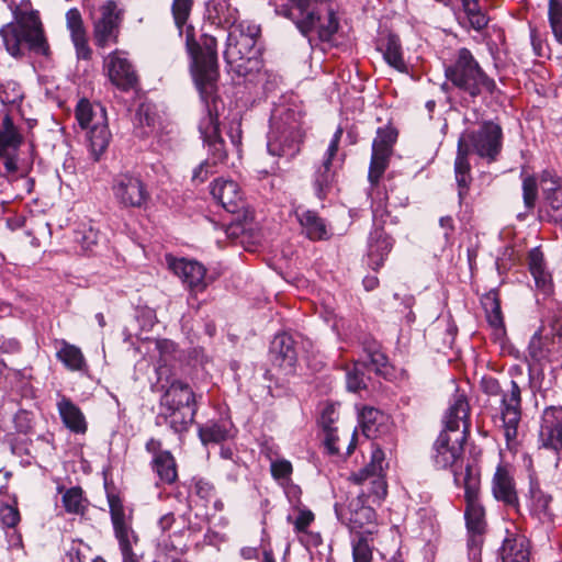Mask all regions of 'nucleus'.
I'll use <instances>...</instances> for the list:
<instances>
[{
	"label": "nucleus",
	"mask_w": 562,
	"mask_h": 562,
	"mask_svg": "<svg viewBox=\"0 0 562 562\" xmlns=\"http://www.w3.org/2000/svg\"><path fill=\"white\" fill-rule=\"evenodd\" d=\"M193 0H173L172 14L181 35L184 32L186 47L190 57V71L199 93L212 95L218 79L217 41L215 36L202 34L194 37V27L187 25Z\"/></svg>",
	"instance_id": "obj_1"
},
{
	"label": "nucleus",
	"mask_w": 562,
	"mask_h": 562,
	"mask_svg": "<svg viewBox=\"0 0 562 562\" xmlns=\"http://www.w3.org/2000/svg\"><path fill=\"white\" fill-rule=\"evenodd\" d=\"M470 405L464 394L453 395L452 403L443 417V429L432 446L431 460L437 469L451 468L454 484L463 486L465 469L459 465L462 461L463 442L469 429Z\"/></svg>",
	"instance_id": "obj_2"
},
{
	"label": "nucleus",
	"mask_w": 562,
	"mask_h": 562,
	"mask_svg": "<svg viewBox=\"0 0 562 562\" xmlns=\"http://www.w3.org/2000/svg\"><path fill=\"white\" fill-rule=\"evenodd\" d=\"M274 12L292 21L305 37L317 30L319 40L328 42L339 29L334 0H288L277 4Z\"/></svg>",
	"instance_id": "obj_3"
},
{
	"label": "nucleus",
	"mask_w": 562,
	"mask_h": 562,
	"mask_svg": "<svg viewBox=\"0 0 562 562\" xmlns=\"http://www.w3.org/2000/svg\"><path fill=\"white\" fill-rule=\"evenodd\" d=\"M303 138L301 111L284 104L277 105L270 117L268 153L292 159L300 153Z\"/></svg>",
	"instance_id": "obj_4"
},
{
	"label": "nucleus",
	"mask_w": 562,
	"mask_h": 562,
	"mask_svg": "<svg viewBox=\"0 0 562 562\" xmlns=\"http://www.w3.org/2000/svg\"><path fill=\"white\" fill-rule=\"evenodd\" d=\"M259 35L260 26L249 21L239 22L228 32L224 59L237 76L246 77L260 69V53L256 46Z\"/></svg>",
	"instance_id": "obj_5"
},
{
	"label": "nucleus",
	"mask_w": 562,
	"mask_h": 562,
	"mask_svg": "<svg viewBox=\"0 0 562 562\" xmlns=\"http://www.w3.org/2000/svg\"><path fill=\"white\" fill-rule=\"evenodd\" d=\"M445 76L453 87L473 100L483 92L493 94L497 90L495 80L465 47L459 48L449 64L445 65Z\"/></svg>",
	"instance_id": "obj_6"
},
{
	"label": "nucleus",
	"mask_w": 562,
	"mask_h": 562,
	"mask_svg": "<svg viewBox=\"0 0 562 562\" xmlns=\"http://www.w3.org/2000/svg\"><path fill=\"white\" fill-rule=\"evenodd\" d=\"M0 36L10 55L23 56L26 52L47 56L49 46L44 36L42 23L34 13L21 14L15 22L0 29Z\"/></svg>",
	"instance_id": "obj_7"
},
{
	"label": "nucleus",
	"mask_w": 562,
	"mask_h": 562,
	"mask_svg": "<svg viewBox=\"0 0 562 562\" xmlns=\"http://www.w3.org/2000/svg\"><path fill=\"white\" fill-rule=\"evenodd\" d=\"M108 505L114 538L117 541L122 562H137V546L139 537L133 528L134 510L124 504L123 499L114 493H108Z\"/></svg>",
	"instance_id": "obj_8"
},
{
	"label": "nucleus",
	"mask_w": 562,
	"mask_h": 562,
	"mask_svg": "<svg viewBox=\"0 0 562 562\" xmlns=\"http://www.w3.org/2000/svg\"><path fill=\"white\" fill-rule=\"evenodd\" d=\"M373 228L368 238V265L378 270L383 266L385 258L393 248L394 239L385 232L384 226L390 223L397 224V220L391 216L386 205L381 200L372 204Z\"/></svg>",
	"instance_id": "obj_9"
},
{
	"label": "nucleus",
	"mask_w": 562,
	"mask_h": 562,
	"mask_svg": "<svg viewBox=\"0 0 562 562\" xmlns=\"http://www.w3.org/2000/svg\"><path fill=\"white\" fill-rule=\"evenodd\" d=\"M458 144L469 148V153L493 162L497 160L503 148V130L497 123L485 121L477 130L462 133Z\"/></svg>",
	"instance_id": "obj_10"
},
{
	"label": "nucleus",
	"mask_w": 562,
	"mask_h": 562,
	"mask_svg": "<svg viewBox=\"0 0 562 562\" xmlns=\"http://www.w3.org/2000/svg\"><path fill=\"white\" fill-rule=\"evenodd\" d=\"M93 41L97 47L108 48L117 44L123 21V10L114 0L100 5L93 18Z\"/></svg>",
	"instance_id": "obj_11"
},
{
	"label": "nucleus",
	"mask_w": 562,
	"mask_h": 562,
	"mask_svg": "<svg viewBox=\"0 0 562 562\" xmlns=\"http://www.w3.org/2000/svg\"><path fill=\"white\" fill-rule=\"evenodd\" d=\"M480 473L470 463L465 465V474L463 477V488L465 497L464 519L468 531L485 533L486 520L485 509L480 502Z\"/></svg>",
	"instance_id": "obj_12"
},
{
	"label": "nucleus",
	"mask_w": 562,
	"mask_h": 562,
	"mask_svg": "<svg viewBox=\"0 0 562 562\" xmlns=\"http://www.w3.org/2000/svg\"><path fill=\"white\" fill-rule=\"evenodd\" d=\"M499 404L501 428L508 448L518 442L519 424L521 420V390L518 383L510 381L509 387L502 392Z\"/></svg>",
	"instance_id": "obj_13"
},
{
	"label": "nucleus",
	"mask_w": 562,
	"mask_h": 562,
	"mask_svg": "<svg viewBox=\"0 0 562 562\" xmlns=\"http://www.w3.org/2000/svg\"><path fill=\"white\" fill-rule=\"evenodd\" d=\"M216 91V88L214 89ZM214 94L201 99L206 103L207 113L201 119L199 123V131L203 139L204 146L207 148V158L213 164L221 165L227 159V151L225 149V142L220 133V122L216 112H213L210 108L209 101H214Z\"/></svg>",
	"instance_id": "obj_14"
},
{
	"label": "nucleus",
	"mask_w": 562,
	"mask_h": 562,
	"mask_svg": "<svg viewBox=\"0 0 562 562\" xmlns=\"http://www.w3.org/2000/svg\"><path fill=\"white\" fill-rule=\"evenodd\" d=\"M397 132L392 126L380 127L372 143V154L368 179L371 184H378L390 164Z\"/></svg>",
	"instance_id": "obj_15"
},
{
	"label": "nucleus",
	"mask_w": 562,
	"mask_h": 562,
	"mask_svg": "<svg viewBox=\"0 0 562 562\" xmlns=\"http://www.w3.org/2000/svg\"><path fill=\"white\" fill-rule=\"evenodd\" d=\"M112 192L115 201L122 207H144L150 194L143 180L132 173H120L112 181Z\"/></svg>",
	"instance_id": "obj_16"
},
{
	"label": "nucleus",
	"mask_w": 562,
	"mask_h": 562,
	"mask_svg": "<svg viewBox=\"0 0 562 562\" xmlns=\"http://www.w3.org/2000/svg\"><path fill=\"white\" fill-rule=\"evenodd\" d=\"M540 448L553 453L554 468L559 467L562 450V406H549L541 416Z\"/></svg>",
	"instance_id": "obj_17"
},
{
	"label": "nucleus",
	"mask_w": 562,
	"mask_h": 562,
	"mask_svg": "<svg viewBox=\"0 0 562 562\" xmlns=\"http://www.w3.org/2000/svg\"><path fill=\"white\" fill-rule=\"evenodd\" d=\"M524 496L529 515L533 519L540 524H553L555 517L551 506L553 497L541 488L536 475H529L528 490Z\"/></svg>",
	"instance_id": "obj_18"
},
{
	"label": "nucleus",
	"mask_w": 562,
	"mask_h": 562,
	"mask_svg": "<svg viewBox=\"0 0 562 562\" xmlns=\"http://www.w3.org/2000/svg\"><path fill=\"white\" fill-rule=\"evenodd\" d=\"M529 359L539 366L558 363L562 366V348L555 338L539 328L530 338L527 348Z\"/></svg>",
	"instance_id": "obj_19"
},
{
	"label": "nucleus",
	"mask_w": 562,
	"mask_h": 562,
	"mask_svg": "<svg viewBox=\"0 0 562 562\" xmlns=\"http://www.w3.org/2000/svg\"><path fill=\"white\" fill-rule=\"evenodd\" d=\"M104 70L111 82L121 90L127 91L137 83V76L132 64L121 57L119 50L109 54L104 59Z\"/></svg>",
	"instance_id": "obj_20"
},
{
	"label": "nucleus",
	"mask_w": 562,
	"mask_h": 562,
	"mask_svg": "<svg viewBox=\"0 0 562 562\" xmlns=\"http://www.w3.org/2000/svg\"><path fill=\"white\" fill-rule=\"evenodd\" d=\"M212 196L223 206L225 211L232 214H239L245 210V201L237 182L218 178L211 186Z\"/></svg>",
	"instance_id": "obj_21"
},
{
	"label": "nucleus",
	"mask_w": 562,
	"mask_h": 562,
	"mask_svg": "<svg viewBox=\"0 0 562 562\" xmlns=\"http://www.w3.org/2000/svg\"><path fill=\"white\" fill-rule=\"evenodd\" d=\"M170 268L191 292L200 293L206 289V269L200 262L179 258L170 262Z\"/></svg>",
	"instance_id": "obj_22"
},
{
	"label": "nucleus",
	"mask_w": 562,
	"mask_h": 562,
	"mask_svg": "<svg viewBox=\"0 0 562 562\" xmlns=\"http://www.w3.org/2000/svg\"><path fill=\"white\" fill-rule=\"evenodd\" d=\"M493 496L505 506L520 513V503L514 477L504 467H497L492 480Z\"/></svg>",
	"instance_id": "obj_23"
},
{
	"label": "nucleus",
	"mask_w": 562,
	"mask_h": 562,
	"mask_svg": "<svg viewBox=\"0 0 562 562\" xmlns=\"http://www.w3.org/2000/svg\"><path fill=\"white\" fill-rule=\"evenodd\" d=\"M196 406H184V408L172 405H161L160 412L156 416V424H166L176 434L184 432L189 429L196 414Z\"/></svg>",
	"instance_id": "obj_24"
},
{
	"label": "nucleus",
	"mask_w": 562,
	"mask_h": 562,
	"mask_svg": "<svg viewBox=\"0 0 562 562\" xmlns=\"http://www.w3.org/2000/svg\"><path fill=\"white\" fill-rule=\"evenodd\" d=\"M294 214L300 223L302 233L310 240H327L330 238L331 233L326 220L319 216L316 211L297 206Z\"/></svg>",
	"instance_id": "obj_25"
},
{
	"label": "nucleus",
	"mask_w": 562,
	"mask_h": 562,
	"mask_svg": "<svg viewBox=\"0 0 562 562\" xmlns=\"http://www.w3.org/2000/svg\"><path fill=\"white\" fill-rule=\"evenodd\" d=\"M498 562H530V542L520 533L508 532L498 549Z\"/></svg>",
	"instance_id": "obj_26"
},
{
	"label": "nucleus",
	"mask_w": 562,
	"mask_h": 562,
	"mask_svg": "<svg viewBox=\"0 0 562 562\" xmlns=\"http://www.w3.org/2000/svg\"><path fill=\"white\" fill-rule=\"evenodd\" d=\"M376 49L382 54L383 59L389 66L403 74L408 72L397 35L393 33L381 34L376 40Z\"/></svg>",
	"instance_id": "obj_27"
},
{
	"label": "nucleus",
	"mask_w": 562,
	"mask_h": 562,
	"mask_svg": "<svg viewBox=\"0 0 562 562\" xmlns=\"http://www.w3.org/2000/svg\"><path fill=\"white\" fill-rule=\"evenodd\" d=\"M206 18L211 24L231 31L238 24L239 11L231 4V0H210L206 3Z\"/></svg>",
	"instance_id": "obj_28"
},
{
	"label": "nucleus",
	"mask_w": 562,
	"mask_h": 562,
	"mask_svg": "<svg viewBox=\"0 0 562 562\" xmlns=\"http://www.w3.org/2000/svg\"><path fill=\"white\" fill-rule=\"evenodd\" d=\"M271 361L278 367H293L296 361L294 340L286 333L277 334L270 345Z\"/></svg>",
	"instance_id": "obj_29"
},
{
	"label": "nucleus",
	"mask_w": 562,
	"mask_h": 562,
	"mask_svg": "<svg viewBox=\"0 0 562 562\" xmlns=\"http://www.w3.org/2000/svg\"><path fill=\"white\" fill-rule=\"evenodd\" d=\"M375 510L370 506L360 505L359 503H351L348 527L353 537H359V533H366V530L372 529L375 532Z\"/></svg>",
	"instance_id": "obj_30"
},
{
	"label": "nucleus",
	"mask_w": 562,
	"mask_h": 562,
	"mask_svg": "<svg viewBox=\"0 0 562 562\" xmlns=\"http://www.w3.org/2000/svg\"><path fill=\"white\" fill-rule=\"evenodd\" d=\"M57 409L64 425L75 434L87 431V422L81 409L68 397L63 396L57 402Z\"/></svg>",
	"instance_id": "obj_31"
},
{
	"label": "nucleus",
	"mask_w": 562,
	"mask_h": 562,
	"mask_svg": "<svg viewBox=\"0 0 562 562\" xmlns=\"http://www.w3.org/2000/svg\"><path fill=\"white\" fill-rule=\"evenodd\" d=\"M234 426L228 419L209 420L199 426L198 432L203 445L221 443L234 436Z\"/></svg>",
	"instance_id": "obj_32"
},
{
	"label": "nucleus",
	"mask_w": 562,
	"mask_h": 562,
	"mask_svg": "<svg viewBox=\"0 0 562 562\" xmlns=\"http://www.w3.org/2000/svg\"><path fill=\"white\" fill-rule=\"evenodd\" d=\"M160 404L184 408V406H196V400L195 394L188 383L173 380L165 390Z\"/></svg>",
	"instance_id": "obj_33"
},
{
	"label": "nucleus",
	"mask_w": 562,
	"mask_h": 562,
	"mask_svg": "<svg viewBox=\"0 0 562 562\" xmlns=\"http://www.w3.org/2000/svg\"><path fill=\"white\" fill-rule=\"evenodd\" d=\"M469 154V148L462 147V144H458L457 157L454 160V175L460 203L465 199L472 181L471 165L468 158Z\"/></svg>",
	"instance_id": "obj_34"
},
{
	"label": "nucleus",
	"mask_w": 562,
	"mask_h": 562,
	"mask_svg": "<svg viewBox=\"0 0 562 562\" xmlns=\"http://www.w3.org/2000/svg\"><path fill=\"white\" fill-rule=\"evenodd\" d=\"M548 191L543 194V202L538 211L540 221L554 224L562 228V188Z\"/></svg>",
	"instance_id": "obj_35"
},
{
	"label": "nucleus",
	"mask_w": 562,
	"mask_h": 562,
	"mask_svg": "<svg viewBox=\"0 0 562 562\" xmlns=\"http://www.w3.org/2000/svg\"><path fill=\"white\" fill-rule=\"evenodd\" d=\"M528 267L537 289L548 294L552 290L551 274L547 270L542 251L536 247L528 254Z\"/></svg>",
	"instance_id": "obj_36"
},
{
	"label": "nucleus",
	"mask_w": 562,
	"mask_h": 562,
	"mask_svg": "<svg viewBox=\"0 0 562 562\" xmlns=\"http://www.w3.org/2000/svg\"><path fill=\"white\" fill-rule=\"evenodd\" d=\"M528 267L537 289L548 294L552 290L551 274L547 270L542 251L536 247L528 254Z\"/></svg>",
	"instance_id": "obj_37"
},
{
	"label": "nucleus",
	"mask_w": 562,
	"mask_h": 562,
	"mask_svg": "<svg viewBox=\"0 0 562 562\" xmlns=\"http://www.w3.org/2000/svg\"><path fill=\"white\" fill-rule=\"evenodd\" d=\"M159 125V115L155 106L149 103H142L134 119L136 135L142 138L148 137L157 132Z\"/></svg>",
	"instance_id": "obj_38"
},
{
	"label": "nucleus",
	"mask_w": 562,
	"mask_h": 562,
	"mask_svg": "<svg viewBox=\"0 0 562 562\" xmlns=\"http://www.w3.org/2000/svg\"><path fill=\"white\" fill-rule=\"evenodd\" d=\"M87 131V142L90 155L94 161H98L106 151L112 139V134L108 126V120L105 123L91 125Z\"/></svg>",
	"instance_id": "obj_39"
},
{
	"label": "nucleus",
	"mask_w": 562,
	"mask_h": 562,
	"mask_svg": "<svg viewBox=\"0 0 562 562\" xmlns=\"http://www.w3.org/2000/svg\"><path fill=\"white\" fill-rule=\"evenodd\" d=\"M76 119L83 130H89L97 123H105L108 120L106 111L101 104H92L87 99H81L76 106Z\"/></svg>",
	"instance_id": "obj_40"
},
{
	"label": "nucleus",
	"mask_w": 562,
	"mask_h": 562,
	"mask_svg": "<svg viewBox=\"0 0 562 562\" xmlns=\"http://www.w3.org/2000/svg\"><path fill=\"white\" fill-rule=\"evenodd\" d=\"M22 144V135L15 127L12 119L5 115L0 127V157L18 150Z\"/></svg>",
	"instance_id": "obj_41"
},
{
	"label": "nucleus",
	"mask_w": 562,
	"mask_h": 562,
	"mask_svg": "<svg viewBox=\"0 0 562 562\" xmlns=\"http://www.w3.org/2000/svg\"><path fill=\"white\" fill-rule=\"evenodd\" d=\"M151 469L165 484H172L178 477L177 463L170 451H164L151 459Z\"/></svg>",
	"instance_id": "obj_42"
},
{
	"label": "nucleus",
	"mask_w": 562,
	"mask_h": 562,
	"mask_svg": "<svg viewBox=\"0 0 562 562\" xmlns=\"http://www.w3.org/2000/svg\"><path fill=\"white\" fill-rule=\"evenodd\" d=\"M333 158L324 155L321 166L314 173V190L318 199H324L331 187L335 172L333 170Z\"/></svg>",
	"instance_id": "obj_43"
},
{
	"label": "nucleus",
	"mask_w": 562,
	"mask_h": 562,
	"mask_svg": "<svg viewBox=\"0 0 562 562\" xmlns=\"http://www.w3.org/2000/svg\"><path fill=\"white\" fill-rule=\"evenodd\" d=\"M58 492L63 493L61 504L66 513L82 516L87 510V499L83 497L82 488L74 486L65 490L64 486H58Z\"/></svg>",
	"instance_id": "obj_44"
},
{
	"label": "nucleus",
	"mask_w": 562,
	"mask_h": 562,
	"mask_svg": "<svg viewBox=\"0 0 562 562\" xmlns=\"http://www.w3.org/2000/svg\"><path fill=\"white\" fill-rule=\"evenodd\" d=\"M386 468L387 463L385 462L384 451L380 447L373 446L369 464L352 475L353 481L358 484H363L370 479V474H384Z\"/></svg>",
	"instance_id": "obj_45"
},
{
	"label": "nucleus",
	"mask_w": 562,
	"mask_h": 562,
	"mask_svg": "<svg viewBox=\"0 0 562 562\" xmlns=\"http://www.w3.org/2000/svg\"><path fill=\"white\" fill-rule=\"evenodd\" d=\"M482 305L486 313L488 324L496 328H504V318L501 310V302L496 290L487 292L482 297Z\"/></svg>",
	"instance_id": "obj_46"
},
{
	"label": "nucleus",
	"mask_w": 562,
	"mask_h": 562,
	"mask_svg": "<svg viewBox=\"0 0 562 562\" xmlns=\"http://www.w3.org/2000/svg\"><path fill=\"white\" fill-rule=\"evenodd\" d=\"M374 531L366 530V533H359V537H352V557L353 562H371L372 549L370 542Z\"/></svg>",
	"instance_id": "obj_47"
},
{
	"label": "nucleus",
	"mask_w": 562,
	"mask_h": 562,
	"mask_svg": "<svg viewBox=\"0 0 562 562\" xmlns=\"http://www.w3.org/2000/svg\"><path fill=\"white\" fill-rule=\"evenodd\" d=\"M362 431L370 438L379 431V426L384 420V414L374 407H364L360 414Z\"/></svg>",
	"instance_id": "obj_48"
},
{
	"label": "nucleus",
	"mask_w": 562,
	"mask_h": 562,
	"mask_svg": "<svg viewBox=\"0 0 562 562\" xmlns=\"http://www.w3.org/2000/svg\"><path fill=\"white\" fill-rule=\"evenodd\" d=\"M548 21L554 40L562 45V0L548 1Z\"/></svg>",
	"instance_id": "obj_49"
},
{
	"label": "nucleus",
	"mask_w": 562,
	"mask_h": 562,
	"mask_svg": "<svg viewBox=\"0 0 562 562\" xmlns=\"http://www.w3.org/2000/svg\"><path fill=\"white\" fill-rule=\"evenodd\" d=\"M58 359L70 370H81L85 366V358L81 350L72 345L66 344L58 352Z\"/></svg>",
	"instance_id": "obj_50"
},
{
	"label": "nucleus",
	"mask_w": 562,
	"mask_h": 562,
	"mask_svg": "<svg viewBox=\"0 0 562 562\" xmlns=\"http://www.w3.org/2000/svg\"><path fill=\"white\" fill-rule=\"evenodd\" d=\"M469 26L477 32L487 26L488 18L482 11L480 3L463 8Z\"/></svg>",
	"instance_id": "obj_51"
},
{
	"label": "nucleus",
	"mask_w": 562,
	"mask_h": 562,
	"mask_svg": "<svg viewBox=\"0 0 562 562\" xmlns=\"http://www.w3.org/2000/svg\"><path fill=\"white\" fill-rule=\"evenodd\" d=\"M366 362H355L353 368L347 372V389L352 392H358L367 386L364 381Z\"/></svg>",
	"instance_id": "obj_52"
},
{
	"label": "nucleus",
	"mask_w": 562,
	"mask_h": 562,
	"mask_svg": "<svg viewBox=\"0 0 562 562\" xmlns=\"http://www.w3.org/2000/svg\"><path fill=\"white\" fill-rule=\"evenodd\" d=\"M314 519L315 515L313 512L305 507L297 508L296 517L293 518L291 515L286 517L288 522L293 525L294 532L297 537L308 530V527L314 521Z\"/></svg>",
	"instance_id": "obj_53"
},
{
	"label": "nucleus",
	"mask_w": 562,
	"mask_h": 562,
	"mask_svg": "<svg viewBox=\"0 0 562 562\" xmlns=\"http://www.w3.org/2000/svg\"><path fill=\"white\" fill-rule=\"evenodd\" d=\"M368 483L370 486L368 488L369 496L372 497V502H381L387 494V485L384 479V474H370V479H368L363 484Z\"/></svg>",
	"instance_id": "obj_54"
},
{
	"label": "nucleus",
	"mask_w": 562,
	"mask_h": 562,
	"mask_svg": "<svg viewBox=\"0 0 562 562\" xmlns=\"http://www.w3.org/2000/svg\"><path fill=\"white\" fill-rule=\"evenodd\" d=\"M538 198V183L535 176H527L522 179V199L528 211L535 209Z\"/></svg>",
	"instance_id": "obj_55"
},
{
	"label": "nucleus",
	"mask_w": 562,
	"mask_h": 562,
	"mask_svg": "<svg viewBox=\"0 0 562 562\" xmlns=\"http://www.w3.org/2000/svg\"><path fill=\"white\" fill-rule=\"evenodd\" d=\"M192 493L206 504L215 497L216 490L210 481L202 477H193Z\"/></svg>",
	"instance_id": "obj_56"
},
{
	"label": "nucleus",
	"mask_w": 562,
	"mask_h": 562,
	"mask_svg": "<svg viewBox=\"0 0 562 562\" xmlns=\"http://www.w3.org/2000/svg\"><path fill=\"white\" fill-rule=\"evenodd\" d=\"M367 351V359L362 362L367 363V369L373 370L375 373H384V369L387 367L386 356L378 348H369Z\"/></svg>",
	"instance_id": "obj_57"
},
{
	"label": "nucleus",
	"mask_w": 562,
	"mask_h": 562,
	"mask_svg": "<svg viewBox=\"0 0 562 562\" xmlns=\"http://www.w3.org/2000/svg\"><path fill=\"white\" fill-rule=\"evenodd\" d=\"M21 520V515L16 505H0V521L3 528L15 529Z\"/></svg>",
	"instance_id": "obj_58"
},
{
	"label": "nucleus",
	"mask_w": 562,
	"mask_h": 562,
	"mask_svg": "<svg viewBox=\"0 0 562 562\" xmlns=\"http://www.w3.org/2000/svg\"><path fill=\"white\" fill-rule=\"evenodd\" d=\"M270 469L273 479L281 484L288 483L291 480L293 468L290 461L285 459L272 461Z\"/></svg>",
	"instance_id": "obj_59"
},
{
	"label": "nucleus",
	"mask_w": 562,
	"mask_h": 562,
	"mask_svg": "<svg viewBox=\"0 0 562 562\" xmlns=\"http://www.w3.org/2000/svg\"><path fill=\"white\" fill-rule=\"evenodd\" d=\"M216 164H213L211 159L203 160L200 165H198L192 172V182L194 184H201L205 182L210 176L214 175L217 171Z\"/></svg>",
	"instance_id": "obj_60"
},
{
	"label": "nucleus",
	"mask_w": 562,
	"mask_h": 562,
	"mask_svg": "<svg viewBox=\"0 0 562 562\" xmlns=\"http://www.w3.org/2000/svg\"><path fill=\"white\" fill-rule=\"evenodd\" d=\"M67 27L70 31L71 37L86 34L82 18L78 9L71 8L66 13Z\"/></svg>",
	"instance_id": "obj_61"
},
{
	"label": "nucleus",
	"mask_w": 562,
	"mask_h": 562,
	"mask_svg": "<svg viewBox=\"0 0 562 562\" xmlns=\"http://www.w3.org/2000/svg\"><path fill=\"white\" fill-rule=\"evenodd\" d=\"M539 181L542 186L543 194H547L548 191L553 188H562V180L553 169H544L540 176Z\"/></svg>",
	"instance_id": "obj_62"
},
{
	"label": "nucleus",
	"mask_w": 562,
	"mask_h": 562,
	"mask_svg": "<svg viewBox=\"0 0 562 562\" xmlns=\"http://www.w3.org/2000/svg\"><path fill=\"white\" fill-rule=\"evenodd\" d=\"M13 420L18 432L27 434L32 428V414L27 411H19Z\"/></svg>",
	"instance_id": "obj_63"
},
{
	"label": "nucleus",
	"mask_w": 562,
	"mask_h": 562,
	"mask_svg": "<svg viewBox=\"0 0 562 562\" xmlns=\"http://www.w3.org/2000/svg\"><path fill=\"white\" fill-rule=\"evenodd\" d=\"M71 40L76 47L78 58L89 59L91 56V49L88 45L86 34L71 37Z\"/></svg>",
	"instance_id": "obj_64"
}]
</instances>
